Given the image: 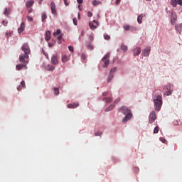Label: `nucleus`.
Segmentation results:
<instances>
[{
  "instance_id": "nucleus-16",
  "label": "nucleus",
  "mask_w": 182,
  "mask_h": 182,
  "mask_svg": "<svg viewBox=\"0 0 182 182\" xmlns=\"http://www.w3.org/2000/svg\"><path fill=\"white\" fill-rule=\"evenodd\" d=\"M171 15H173V13H171ZM176 21H177V15H173L172 16V18L171 19V23H172V25H174Z\"/></svg>"
},
{
  "instance_id": "nucleus-51",
  "label": "nucleus",
  "mask_w": 182,
  "mask_h": 182,
  "mask_svg": "<svg viewBox=\"0 0 182 182\" xmlns=\"http://www.w3.org/2000/svg\"><path fill=\"white\" fill-rule=\"evenodd\" d=\"M120 102V98H117L115 101L114 103H119Z\"/></svg>"
},
{
  "instance_id": "nucleus-8",
  "label": "nucleus",
  "mask_w": 182,
  "mask_h": 182,
  "mask_svg": "<svg viewBox=\"0 0 182 182\" xmlns=\"http://www.w3.org/2000/svg\"><path fill=\"white\" fill-rule=\"evenodd\" d=\"M123 28L124 29V31H131V32H133L134 31H136V28L133 27L129 24H125L123 26Z\"/></svg>"
},
{
  "instance_id": "nucleus-5",
  "label": "nucleus",
  "mask_w": 182,
  "mask_h": 182,
  "mask_svg": "<svg viewBox=\"0 0 182 182\" xmlns=\"http://www.w3.org/2000/svg\"><path fill=\"white\" fill-rule=\"evenodd\" d=\"M23 64H18L16 66V70H21L23 69V68H26V69H28V67H26V65L29 63V60L24 58V61L21 62Z\"/></svg>"
},
{
  "instance_id": "nucleus-30",
  "label": "nucleus",
  "mask_w": 182,
  "mask_h": 182,
  "mask_svg": "<svg viewBox=\"0 0 182 182\" xmlns=\"http://www.w3.org/2000/svg\"><path fill=\"white\" fill-rule=\"evenodd\" d=\"M121 49H122V50H124V52H126V50H127V46L122 44L121 46Z\"/></svg>"
},
{
  "instance_id": "nucleus-27",
  "label": "nucleus",
  "mask_w": 182,
  "mask_h": 182,
  "mask_svg": "<svg viewBox=\"0 0 182 182\" xmlns=\"http://www.w3.org/2000/svg\"><path fill=\"white\" fill-rule=\"evenodd\" d=\"M47 69L48 70H51V71L55 70V66L48 65L47 66Z\"/></svg>"
},
{
  "instance_id": "nucleus-15",
  "label": "nucleus",
  "mask_w": 182,
  "mask_h": 182,
  "mask_svg": "<svg viewBox=\"0 0 182 182\" xmlns=\"http://www.w3.org/2000/svg\"><path fill=\"white\" fill-rule=\"evenodd\" d=\"M99 26V21L94 20L92 21V29H96Z\"/></svg>"
},
{
  "instance_id": "nucleus-26",
  "label": "nucleus",
  "mask_w": 182,
  "mask_h": 182,
  "mask_svg": "<svg viewBox=\"0 0 182 182\" xmlns=\"http://www.w3.org/2000/svg\"><path fill=\"white\" fill-rule=\"evenodd\" d=\"M68 60H69V58H68V56H66V55L62 56V62L63 63H65V62H68Z\"/></svg>"
},
{
  "instance_id": "nucleus-7",
  "label": "nucleus",
  "mask_w": 182,
  "mask_h": 182,
  "mask_svg": "<svg viewBox=\"0 0 182 182\" xmlns=\"http://www.w3.org/2000/svg\"><path fill=\"white\" fill-rule=\"evenodd\" d=\"M156 119H157V117L156 116V112H152L149 115V123H154Z\"/></svg>"
},
{
  "instance_id": "nucleus-49",
  "label": "nucleus",
  "mask_w": 182,
  "mask_h": 182,
  "mask_svg": "<svg viewBox=\"0 0 182 182\" xmlns=\"http://www.w3.org/2000/svg\"><path fill=\"white\" fill-rule=\"evenodd\" d=\"M87 15H88V17H89V18H91V16H92V12L89 11V12L87 13Z\"/></svg>"
},
{
  "instance_id": "nucleus-32",
  "label": "nucleus",
  "mask_w": 182,
  "mask_h": 182,
  "mask_svg": "<svg viewBox=\"0 0 182 182\" xmlns=\"http://www.w3.org/2000/svg\"><path fill=\"white\" fill-rule=\"evenodd\" d=\"M54 93L56 96H58V95H59V88H54Z\"/></svg>"
},
{
  "instance_id": "nucleus-50",
  "label": "nucleus",
  "mask_w": 182,
  "mask_h": 182,
  "mask_svg": "<svg viewBox=\"0 0 182 182\" xmlns=\"http://www.w3.org/2000/svg\"><path fill=\"white\" fill-rule=\"evenodd\" d=\"M178 5H182V0H178Z\"/></svg>"
},
{
  "instance_id": "nucleus-55",
  "label": "nucleus",
  "mask_w": 182,
  "mask_h": 182,
  "mask_svg": "<svg viewBox=\"0 0 182 182\" xmlns=\"http://www.w3.org/2000/svg\"><path fill=\"white\" fill-rule=\"evenodd\" d=\"M89 26H90V28L92 29V21L89 22Z\"/></svg>"
},
{
  "instance_id": "nucleus-36",
  "label": "nucleus",
  "mask_w": 182,
  "mask_h": 182,
  "mask_svg": "<svg viewBox=\"0 0 182 182\" xmlns=\"http://www.w3.org/2000/svg\"><path fill=\"white\" fill-rule=\"evenodd\" d=\"M154 133L157 134L159 133V127H156L154 129Z\"/></svg>"
},
{
  "instance_id": "nucleus-34",
  "label": "nucleus",
  "mask_w": 182,
  "mask_h": 182,
  "mask_svg": "<svg viewBox=\"0 0 182 182\" xmlns=\"http://www.w3.org/2000/svg\"><path fill=\"white\" fill-rule=\"evenodd\" d=\"M104 38L106 39V41H109V40H110V36H109L107 34H105Z\"/></svg>"
},
{
  "instance_id": "nucleus-14",
  "label": "nucleus",
  "mask_w": 182,
  "mask_h": 182,
  "mask_svg": "<svg viewBox=\"0 0 182 182\" xmlns=\"http://www.w3.org/2000/svg\"><path fill=\"white\" fill-rule=\"evenodd\" d=\"M23 31H25V23L22 22L21 23V26L18 28V33H22V32H23Z\"/></svg>"
},
{
  "instance_id": "nucleus-57",
  "label": "nucleus",
  "mask_w": 182,
  "mask_h": 182,
  "mask_svg": "<svg viewBox=\"0 0 182 182\" xmlns=\"http://www.w3.org/2000/svg\"><path fill=\"white\" fill-rule=\"evenodd\" d=\"M60 43H62V40H58V45H60Z\"/></svg>"
},
{
  "instance_id": "nucleus-43",
  "label": "nucleus",
  "mask_w": 182,
  "mask_h": 182,
  "mask_svg": "<svg viewBox=\"0 0 182 182\" xmlns=\"http://www.w3.org/2000/svg\"><path fill=\"white\" fill-rule=\"evenodd\" d=\"M2 23L4 24V26H6V25H8V21L4 20V21H2Z\"/></svg>"
},
{
  "instance_id": "nucleus-41",
  "label": "nucleus",
  "mask_w": 182,
  "mask_h": 182,
  "mask_svg": "<svg viewBox=\"0 0 182 182\" xmlns=\"http://www.w3.org/2000/svg\"><path fill=\"white\" fill-rule=\"evenodd\" d=\"M159 139L161 140V141L162 143H166V141H167V140H166V139H164V138H163V137H161Z\"/></svg>"
},
{
  "instance_id": "nucleus-12",
  "label": "nucleus",
  "mask_w": 182,
  "mask_h": 182,
  "mask_svg": "<svg viewBox=\"0 0 182 182\" xmlns=\"http://www.w3.org/2000/svg\"><path fill=\"white\" fill-rule=\"evenodd\" d=\"M143 18H146V14H141L139 16H138L137 18V22L138 23H142L143 22Z\"/></svg>"
},
{
  "instance_id": "nucleus-61",
  "label": "nucleus",
  "mask_w": 182,
  "mask_h": 182,
  "mask_svg": "<svg viewBox=\"0 0 182 182\" xmlns=\"http://www.w3.org/2000/svg\"><path fill=\"white\" fill-rule=\"evenodd\" d=\"M77 18H78V19H80V13H78Z\"/></svg>"
},
{
  "instance_id": "nucleus-35",
  "label": "nucleus",
  "mask_w": 182,
  "mask_h": 182,
  "mask_svg": "<svg viewBox=\"0 0 182 182\" xmlns=\"http://www.w3.org/2000/svg\"><path fill=\"white\" fill-rule=\"evenodd\" d=\"M53 35H54L55 36H58V35H60V31L59 29H58V30L56 31V32H55V33H53Z\"/></svg>"
},
{
  "instance_id": "nucleus-10",
  "label": "nucleus",
  "mask_w": 182,
  "mask_h": 182,
  "mask_svg": "<svg viewBox=\"0 0 182 182\" xmlns=\"http://www.w3.org/2000/svg\"><path fill=\"white\" fill-rule=\"evenodd\" d=\"M150 50L151 48L146 47L145 49L143 50L142 55H144V56H149V55H150Z\"/></svg>"
},
{
  "instance_id": "nucleus-22",
  "label": "nucleus",
  "mask_w": 182,
  "mask_h": 182,
  "mask_svg": "<svg viewBox=\"0 0 182 182\" xmlns=\"http://www.w3.org/2000/svg\"><path fill=\"white\" fill-rule=\"evenodd\" d=\"M92 4L94 5V6H97V5H102V3L100 1L94 0L92 1Z\"/></svg>"
},
{
  "instance_id": "nucleus-29",
  "label": "nucleus",
  "mask_w": 182,
  "mask_h": 182,
  "mask_svg": "<svg viewBox=\"0 0 182 182\" xmlns=\"http://www.w3.org/2000/svg\"><path fill=\"white\" fill-rule=\"evenodd\" d=\"M114 109V105H111L109 107L106 109V112H110V110H113Z\"/></svg>"
},
{
  "instance_id": "nucleus-13",
  "label": "nucleus",
  "mask_w": 182,
  "mask_h": 182,
  "mask_svg": "<svg viewBox=\"0 0 182 182\" xmlns=\"http://www.w3.org/2000/svg\"><path fill=\"white\" fill-rule=\"evenodd\" d=\"M78 106H79V104L77 102H74V103L68 105V109H76V107H78Z\"/></svg>"
},
{
  "instance_id": "nucleus-62",
  "label": "nucleus",
  "mask_w": 182,
  "mask_h": 182,
  "mask_svg": "<svg viewBox=\"0 0 182 182\" xmlns=\"http://www.w3.org/2000/svg\"><path fill=\"white\" fill-rule=\"evenodd\" d=\"M83 35H85V31L81 32V36H83Z\"/></svg>"
},
{
  "instance_id": "nucleus-28",
  "label": "nucleus",
  "mask_w": 182,
  "mask_h": 182,
  "mask_svg": "<svg viewBox=\"0 0 182 182\" xmlns=\"http://www.w3.org/2000/svg\"><path fill=\"white\" fill-rule=\"evenodd\" d=\"M113 77H114L113 74L109 73V75L108 78H107V82L109 83L110 82V80H112V79H113Z\"/></svg>"
},
{
  "instance_id": "nucleus-2",
  "label": "nucleus",
  "mask_w": 182,
  "mask_h": 182,
  "mask_svg": "<svg viewBox=\"0 0 182 182\" xmlns=\"http://www.w3.org/2000/svg\"><path fill=\"white\" fill-rule=\"evenodd\" d=\"M119 110H121V112H122V113L125 114L124 118L122 119L123 123H126V122H129V120H130L133 117V114H132V111L130 110V109L127 108V107H125V106L122 107Z\"/></svg>"
},
{
  "instance_id": "nucleus-58",
  "label": "nucleus",
  "mask_w": 182,
  "mask_h": 182,
  "mask_svg": "<svg viewBox=\"0 0 182 182\" xmlns=\"http://www.w3.org/2000/svg\"><path fill=\"white\" fill-rule=\"evenodd\" d=\"M44 55H45V56H46V58L47 59H49V55H48V54L44 53Z\"/></svg>"
},
{
  "instance_id": "nucleus-56",
  "label": "nucleus",
  "mask_w": 182,
  "mask_h": 182,
  "mask_svg": "<svg viewBox=\"0 0 182 182\" xmlns=\"http://www.w3.org/2000/svg\"><path fill=\"white\" fill-rule=\"evenodd\" d=\"M17 90H18V91L22 90V87H21V86L18 87Z\"/></svg>"
},
{
  "instance_id": "nucleus-25",
  "label": "nucleus",
  "mask_w": 182,
  "mask_h": 182,
  "mask_svg": "<svg viewBox=\"0 0 182 182\" xmlns=\"http://www.w3.org/2000/svg\"><path fill=\"white\" fill-rule=\"evenodd\" d=\"M46 18H48V16H46V12H43L41 16L42 22H45V21H46Z\"/></svg>"
},
{
  "instance_id": "nucleus-19",
  "label": "nucleus",
  "mask_w": 182,
  "mask_h": 182,
  "mask_svg": "<svg viewBox=\"0 0 182 182\" xmlns=\"http://www.w3.org/2000/svg\"><path fill=\"white\" fill-rule=\"evenodd\" d=\"M35 1H33V0L26 1V6H27V8H31V6H32V5H33Z\"/></svg>"
},
{
  "instance_id": "nucleus-3",
  "label": "nucleus",
  "mask_w": 182,
  "mask_h": 182,
  "mask_svg": "<svg viewBox=\"0 0 182 182\" xmlns=\"http://www.w3.org/2000/svg\"><path fill=\"white\" fill-rule=\"evenodd\" d=\"M154 108L156 112H160L161 109V106H163V100L161 95H158L156 99L154 100Z\"/></svg>"
},
{
  "instance_id": "nucleus-45",
  "label": "nucleus",
  "mask_w": 182,
  "mask_h": 182,
  "mask_svg": "<svg viewBox=\"0 0 182 182\" xmlns=\"http://www.w3.org/2000/svg\"><path fill=\"white\" fill-rule=\"evenodd\" d=\"M64 1V4L66 6H68L69 5V1H68V0H63Z\"/></svg>"
},
{
  "instance_id": "nucleus-21",
  "label": "nucleus",
  "mask_w": 182,
  "mask_h": 182,
  "mask_svg": "<svg viewBox=\"0 0 182 182\" xmlns=\"http://www.w3.org/2000/svg\"><path fill=\"white\" fill-rule=\"evenodd\" d=\"M112 101H113V98H112V97H109V98L104 97L103 98V102H106V103H111V102H112Z\"/></svg>"
},
{
  "instance_id": "nucleus-31",
  "label": "nucleus",
  "mask_w": 182,
  "mask_h": 182,
  "mask_svg": "<svg viewBox=\"0 0 182 182\" xmlns=\"http://www.w3.org/2000/svg\"><path fill=\"white\" fill-rule=\"evenodd\" d=\"M86 46L89 50H92V45L90 44V42H87Z\"/></svg>"
},
{
  "instance_id": "nucleus-53",
  "label": "nucleus",
  "mask_w": 182,
  "mask_h": 182,
  "mask_svg": "<svg viewBox=\"0 0 182 182\" xmlns=\"http://www.w3.org/2000/svg\"><path fill=\"white\" fill-rule=\"evenodd\" d=\"M48 46H49V48H52V46H53V43H49Z\"/></svg>"
},
{
  "instance_id": "nucleus-42",
  "label": "nucleus",
  "mask_w": 182,
  "mask_h": 182,
  "mask_svg": "<svg viewBox=\"0 0 182 182\" xmlns=\"http://www.w3.org/2000/svg\"><path fill=\"white\" fill-rule=\"evenodd\" d=\"M95 136H102V132H97L95 134Z\"/></svg>"
},
{
  "instance_id": "nucleus-38",
  "label": "nucleus",
  "mask_w": 182,
  "mask_h": 182,
  "mask_svg": "<svg viewBox=\"0 0 182 182\" xmlns=\"http://www.w3.org/2000/svg\"><path fill=\"white\" fill-rule=\"evenodd\" d=\"M81 58L82 59V60H86V55H85V53H82Z\"/></svg>"
},
{
  "instance_id": "nucleus-24",
  "label": "nucleus",
  "mask_w": 182,
  "mask_h": 182,
  "mask_svg": "<svg viewBox=\"0 0 182 182\" xmlns=\"http://www.w3.org/2000/svg\"><path fill=\"white\" fill-rule=\"evenodd\" d=\"M173 93V90H168V91H166L164 94V96H170L171 95H172Z\"/></svg>"
},
{
  "instance_id": "nucleus-54",
  "label": "nucleus",
  "mask_w": 182,
  "mask_h": 182,
  "mask_svg": "<svg viewBox=\"0 0 182 182\" xmlns=\"http://www.w3.org/2000/svg\"><path fill=\"white\" fill-rule=\"evenodd\" d=\"M108 94H109V92H103L102 96H107Z\"/></svg>"
},
{
  "instance_id": "nucleus-46",
  "label": "nucleus",
  "mask_w": 182,
  "mask_h": 182,
  "mask_svg": "<svg viewBox=\"0 0 182 182\" xmlns=\"http://www.w3.org/2000/svg\"><path fill=\"white\" fill-rule=\"evenodd\" d=\"M78 9L79 11H82V9H83V7L82 6V5L80 4L78 5Z\"/></svg>"
},
{
  "instance_id": "nucleus-64",
  "label": "nucleus",
  "mask_w": 182,
  "mask_h": 182,
  "mask_svg": "<svg viewBox=\"0 0 182 182\" xmlns=\"http://www.w3.org/2000/svg\"><path fill=\"white\" fill-rule=\"evenodd\" d=\"M146 1H151V0H146Z\"/></svg>"
},
{
  "instance_id": "nucleus-39",
  "label": "nucleus",
  "mask_w": 182,
  "mask_h": 182,
  "mask_svg": "<svg viewBox=\"0 0 182 182\" xmlns=\"http://www.w3.org/2000/svg\"><path fill=\"white\" fill-rule=\"evenodd\" d=\"M21 86H22V87H26V85L25 84V81H21Z\"/></svg>"
},
{
  "instance_id": "nucleus-17",
  "label": "nucleus",
  "mask_w": 182,
  "mask_h": 182,
  "mask_svg": "<svg viewBox=\"0 0 182 182\" xmlns=\"http://www.w3.org/2000/svg\"><path fill=\"white\" fill-rule=\"evenodd\" d=\"M177 4H178V0H171V5L173 8H177Z\"/></svg>"
},
{
  "instance_id": "nucleus-4",
  "label": "nucleus",
  "mask_w": 182,
  "mask_h": 182,
  "mask_svg": "<svg viewBox=\"0 0 182 182\" xmlns=\"http://www.w3.org/2000/svg\"><path fill=\"white\" fill-rule=\"evenodd\" d=\"M109 58H110V54L109 53H107L102 59L104 65H103V68H107V66H109V64L110 63V60L109 59Z\"/></svg>"
},
{
  "instance_id": "nucleus-18",
  "label": "nucleus",
  "mask_w": 182,
  "mask_h": 182,
  "mask_svg": "<svg viewBox=\"0 0 182 182\" xmlns=\"http://www.w3.org/2000/svg\"><path fill=\"white\" fill-rule=\"evenodd\" d=\"M9 14H11V9L5 8L4 15H5L6 16H9Z\"/></svg>"
},
{
  "instance_id": "nucleus-60",
  "label": "nucleus",
  "mask_w": 182,
  "mask_h": 182,
  "mask_svg": "<svg viewBox=\"0 0 182 182\" xmlns=\"http://www.w3.org/2000/svg\"><path fill=\"white\" fill-rule=\"evenodd\" d=\"M43 0H40L39 1H38V4H39V5H42V1H43Z\"/></svg>"
},
{
  "instance_id": "nucleus-9",
  "label": "nucleus",
  "mask_w": 182,
  "mask_h": 182,
  "mask_svg": "<svg viewBox=\"0 0 182 182\" xmlns=\"http://www.w3.org/2000/svg\"><path fill=\"white\" fill-rule=\"evenodd\" d=\"M58 59V57L56 54L53 55L52 58H51L52 65H58L59 63Z\"/></svg>"
},
{
  "instance_id": "nucleus-11",
  "label": "nucleus",
  "mask_w": 182,
  "mask_h": 182,
  "mask_svg": "<svg viewBox=\"0 0 182 182\" xmlns=\"http://www.w3.org/2000/svg\"><path fill=\"white\" fill-rule=\"evenodd\" d=\"M133 52H134V56H137L140 55V53H141V48H140V47H136V48L134 49Z\"/></svg>"
},
{
  "instance_id": "nucleus-6",
  "label": "nucleus",
  "mask_w": 182,
  "mask_h": 182,
  "mask_svg": "<svg viewBox=\"0 0 182 182\" xmlns=\"http://www.w3.org/2000/svg\"><path fill=\"white\" fill-rule=\"evenodd\" d=\"M50 9H51V14L53 15H58V11H56V4H55V2L52 1L50 3Z\"/></svg>"
},
{
  "instance_id": "nucleus-63",
  "label": "nucleus",
  "mask_w": 182,
  "mask_h": 182,
  "mask_svg": "<svg viewBox=\"0 0 182 182\" xmlns=\"http://www.w3.org/2000/svg\"><path fill=\"white\" fill-rule=\"evenodd\" d=\"M29 14H31V12H32V9H31L29 11H28Z\"/></svg>"
},
{
  "instance_id": "nucleus-40",
  "label": "nucleus",
  "mask_w": 182,
  "mask_h": 182,
  "mask_svg": "<svg viewBox=\"0 0 182 182\" xmlns=\"http://www.w3.org/2000/svg\"><path fill=\"white\" fill-rule=\"evenodd\" d=\"M73 23H74V25H77V19L76 18H73Z\"/></svg>"
},
{
  "instance_id": "nucleus-52",
  "label": "nucleus",
  "mask_w": 182,
  "mask_h": 182,
  "mask_svg": "<svg viewBox=\"0 0 182 182\" xmlns=\"http://www.w3.org/2000/svg\"><path fill=\"white\" fill-rule=\"evenodd\" d=\"M6 36H7V38H9V36H11V33H6Z\"/></svg>"
},
{
  "instance_id": "nucleus-1",
  "label": "nucleus",
  "mask_w": 182,
  "mask_h": 182,
  "mask_svg": "<svg viewBox=\"0 0 182 182\" xmlns=\"http://www.w3.org/2000/svg\"><path fill=\"white\" fill-rule=\"evenodd\" d=\"M21 50L24 52V55L19 56V62L25 61V59L28 60L29 59V55L31 54V48H29V45L24 44L21 47Z\"/></svg>"
},
{
  "instance_id": "nucleus-59",
  "label": "nucleus",
  "mask_w": 182,
  "mask_h": 182,
  "mask_svg": "<svg viewBox=\"0 0 182 182\" xmlns=\"http://www.w3.org/2000/svg\"><path fill=\"white\" fill-rule=\"evenodd\" d=\"M120 1L121 0H117V1H116L117 5H119V4H120Z\"/></svg>"
},
{
  "instance_id": "nucleus-20",
  "label": "nucleus",
  "mask_w": 182,
  "mask_h": 182,
  "mask_svg": "<svg viewBox=\"0 0 182 182\" xmlns=\"http://www.w3.org/2000/svg\"><path fill=\"white\" fill-rule=\"evenodd\" d=\"M46 41H50V31H48L46 32Z\"/></svg>"
},
{
  "instance_id": "nucleus-48",
  "label": "nucleus",
  "mask_w": 182,
  "mask_h": 182,
  "mask_svg": "<svg viewBox=\"0 0 182 182\" xmlns=\"http://www.w3.org/2000/svg\"><path fill=\"white\" fill-rule=\"evenodd\" d=\"M28 21H31L32 22V21H33V18L31 16H28Z\"/></svg>"
},
{
  "instance_id": "nucleus-47",
  "label": "nucleus",
  "mask_w": 182,
  "mask_h": 182,
  "mask_svg": "<svg viewBox=\"0 0 182 182\" xmlns=\"http://www.w3.org/2000/svg\"><path fill=\"white\" fill-rule=\"evenodd\" d=\"M77 4H83V0H77Z\"/></svg>"
},
{
  "instance_id": "nucleus-44",
  "label": "nucleus",
  "mask_w": 182,
  "mask_h": 182,
  "mask_svg": "<svg viewBox=\"0 0 182 182\" xmlns=\"http://www.w3.org/2000/svg\"><path fill=\"white\" fill-rule=\"evenodd\" d=\"M62 38H63V36L62 34L59 35V36H58V41H62Z\"/></svg>"
},
{
  "instance_id": "nucleus-23",
  "label": "nucleus",
  "mask_w": 182,
  "mask_h": 182,
  "mask_svg": "<svg viewBox=\"0 0 182 182\" xmlns=\"http://www.w3.org/2000/svg\"><path fill=\"white\" fill-rule=\"evenodd\" d=\"M181 28H182L181 24L176 25L175 26L176 30L178 31V32H179V33H181Z\"/></svg>"
},
{
  "instance_id": "nucleus-37",
  "label": "nucleus",
  "mask_w": 182,
  "mask_h": 182,
  "mask_svg": "<svg viewBox=\"0 0 182 182\" xmlns=\"http://www.w3.org/2000/svg\"><path fill=\"white\" fill-rule=\"evenodd\" d=\"M68 49H69L70 52H72V53L74 52V49H73V46H68Z\"/></svg>"
},
{
  "instance_id": "nucleus-33",
  "label": "nucleus",
  "mask_w": 182,
  "mask_h": 182,
  "mask_svg": "<svg viewBox=\"0 0 182 182\" xmlns=\"http://www.w3.org/2000/svg\"><path fill=\"white\" fill-rule=\"evenodd\" d=\"M116 70H117V68H116V67H114V68H113L111 70H110V73H111V74H114V72H116Z\"/></svg>"
}]
</instances>
